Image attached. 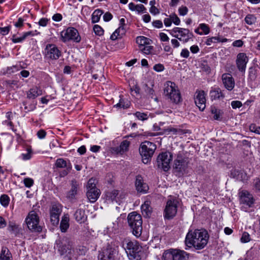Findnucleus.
<instances>
[{"label":"nucleus","mask_w":260,"mask_h":260,"mask_svg":"<svg viewBox=\"0 0 260 260\" xmlns=\"http://www.w3.org/2000/svg\"><path fill=\"white\" fill-rule=\"evenodd\" d=\"M209 235L205 230H190L186 235L185 242L188 247L193 246L197 249H202L207 245Z\"/></svg>","instance_id":"obj_1"},{"label":"nucleus","mask_w":260,"mask_h":260,"mask_svg":"<svg viewBox=\"0 0 260 260\" xmlns=\"http://www.w3.org/2000/svg\"><path fill=\"white\" fill-rule=\"evenodd\" d=\"M121 246L130 260L141 259L143 254L142 247L137 241L124 239L121 242Z\"/></svg>","instance_id":"obj_2"},{"label":"nucleus","mask_w":260,"mask_h":260,"mask_svg":"<svg viewBox=\"0 0 260 260\" xmlns=\"http://www.w3.org/2000/svg\"><path fill=\"white\" fill-rule=\"evenodd\" d=\"M128 225L133 233L136 237H139L142 233V218L140 214L134 211L128 214Z\"/></svg>","instance_id":"obj_3"},{"label":"nucleus","mask_w":260,"mask_h":260,"mask_svg":"<svg viewBox=\"0 0 260 260\" xmlns=\"http://www.w3.org/2000/svg\"><path fill=\"white\" fill-rule=\"evenodd\" d=\"M164 93L172 103L177 104L181 102L180 92L174 82L170 81H167L164 84Z\"/></svg>","instance_id":"obj_4"},{"label":"nucleus","mask_w":260,"mask_h":260,"mask_svg":"<svg viewBox=\"0 0 260 260\" xmlns=\"http://www.w3.org/2000/svg\"><path fill=\"white\" fill-rule=\"evenodd\" d=\"M188 158L178 154L174 161V170L176 175L181 177L189 172Z\"/></svg>","instance_id":"obj_5"},{"label":"nucleus","mask_w":260,"mask_h":260,"mask_svg":"<svg viewBox=\"0 0 260 260\" xmlns=\"http://www.w3.org/2000/svg\"><path fill=\"white\" fill-rule=\"evenodd\" d=\"M155 149L156 145L153 143L145 141L141 144L139 151L143 163L146 164L149 161Z\"/></svg>","instance_id":"obj_6"},{"label":"nucleus","mask_w":260,"mask_h":260,"mask_svg":"<svg viewBox=\"0 0 260 260\" xmlns=\"http://www.w3.org/2000/svg\"><path fill=\"white\" fill-rule=\"evenodd\" d=\"M96 180L93 178L89 179L87 182L86 196L91 203L95 202L101 194L100 190L96 186Z\"/></svg>","instance_id":"obj_7"},{"label":"nucleus","mask_w":260,"mask_h":260,"mask_svg":"<svg viewBox=\"0 0 260 260\" xmlns=\"http://www.w3.org/2000/svg\"><path fill=\"white\" fill-rule=\"evenodd\" d=\"M171 35L184 43H187L192 37L193 34L188 29L175 27L171 30H167Z\"/></svg>","instance_id":"obj_8"},{"label":"nucleus","mask_w":260,"mask_h":260,"mask_svg":"<svg viewBox=\"0 0 260 260\" xmlns=\"http://www.w3.org/2000/svg\"><path fill=\"white\" fill-rule=\"evenodd\" d=\"M25 222L29 230L34 232L40 233L42 231V227L39 225V218L35 211H31L25 218Z\"/></svg>","instance_id":"obj_9"},{"label":"nucleus","mask_w":260,"mask_h":260,"mask_svg":"<svg viewBox=\"0 0 260 260\" xmlns=\"http://www.w3.org/2000/svg\"><path fill=\"white\" fill-rule=\"evenodd\" d=\"M44 55L47 60H56L61 55V52L56 45L48 44L44 49Z\"/></svg>","instance_id":"obj_10"},{"label":"nucleus","mask_w":260,"mask_h":260,"mask_svg":"<svg viewBox=\"0 0 260 260\" xmlns=\"http://www.w3.org/2000/svg\"><path fill=\"white\" fill-rule=\"evenodd\" d=\"M118 252V245L116 242H111L109 244L106 249L101 253L99 260H114L116 254Z\"/></svg>","instance_id":"obj_11"},{"label":"nucleus","mask_w":260,"mask_h":260,"mask_svg":"<svg viewBox=\"0 0 260 260\" xmlns=\"http://www.w3.org/2000/svg\"><path fill=\"white\" fill-rule=\"evenodd\" d=\"M178 202L175 199H169L164 210V216L165 219H172L176 214Z\"/></svg>","instance_id":"obj_12"},{"label":"nucleus","mask_w":260,"mask_h":260,"mask_svg":"<svg viewBox=\"0 0 260 260\" xmlns=\"http://www.w3.org/2000/svg\"><path fill=\"white\" fill-rule=\"evenodd\" d=\"M61 38L63 42L70 40L78 43L81 41L78 30L74 27H69L61 32Z\"/></svg>","instance_id":"obj_13"},{"label":"nucleus","mask_w":260,"mask_h":260,"mask_svg":"<svg viewBox=\"0 0 260 260\" xmlns=\"http://www.w3.org/2000/svg\"><path fill=\"white\" fill-rule=\"evenodd\" d=\"M55 165L57 168L63 169L58 172L60 177L66 176L72 169V166L70 161L62 158L57 159Z\"/></svg>","instance_id":"obj_14"},{"label":"nucleus","mask_w":260,"mask_h":260,"mask_svg":"<svg viewBox=\"0 0 260 260\" xmlns=\"http://www.w3.org/2000/svg\"><path fill=\"white\" fill-rule=\"evenodd\" d=\"M172 159V155L169 152H162L157 158L158 167L162 169L165 171H168L170 168V164Z\"/></svg>","instance_id":"obj_15"},{"label":"nucleus","mask_w":260,"mask_h":260,"mask_svg":"<svg viewBox=\"0 0 260 260\" xmlns=\"http://www.w3.org/2000/svg\"><path fill=\"white\" fill-rule=\"evenodd\" d=\"M50 221L54 225H57L59 221V216L62 212V206L59 203L52 204L50 208Z\"/></svg>","instance_id":"obj_16"},{"label":"nucleus","mask_w":260,"mask_h":260,"mask_svg":"<svg viewBox=\"0 0 260 260\" xmlns=\"http://www.w3.org/2000/svg\"><path fill=\"white\" fill-rule=\"evenodd\" d=\"M206 95L204 90H197L194 94V102L199 109L203 111L206 107Z\"/></svg>","instance_id":"obj_17"},{"label":"nucleus","mask_w":260,"mask_h":260,"mask_svg":"<svg viewBox=\"0 0 260 260\" xmlns=\"http://www.w3.org/2000/svg\"><path fill=\"white\" fill-rule=\"evenodd\" d=\"M106 199L112 202H115L119 205L125 197V194L121 190L114 189L111 191H108L106 194Z\"/></svg>","instance_id":"obj_18"},{"label":"nucleus","mask_w":260,"mask_h":260,"mask_svg":"<svg viewBox=\"0 0 260 260\" xmlns=\"http://www.w3.org/2000/svg\"><path fill=\"white\" fill-rule=\"evenodd\" d=\"M240 203L245 205L249 207H252L254 203L255 200L249 191L246 190H241L239 192Z\"/></svg>","instance_id":"obj_19"},{"label":"nucleus","mask_w":260,"mask_h":260,"mask_svg":"<svg viewBox=\"0 0 260 260\" xmlns=\"http://www.w3.org/2000/svg\"><path fill=\"white\" fill-rule=\"evenodd\" d=\"M248 61V58L245 53H239L238 54L236 59V64L239 71L241 72H245Z\"/></svg>","instance_id":"obj_20"},{"label":"nucleus","mask_w":260,"mask_h":260,"mask_svg":"<svg viewBox=\"0 0 260 260\" xmlns=\"http://www.w3.org/2000/svg\"><path fill=\"white\" fill-rule=\"evenodd\" d=\"M222 82L224 87L231 91L235 87V80L230 74L224 73L222 75Z\"/></svg>","instance_id":"obj_21"},{"label":"nucleus","mask_w":260,"mask_h":260,"mask_svg":"<svg viewBox=\"0 0 260 260\" xmlns=\"http://www.w3.org/2000/svg\"><path fill=\"white\" fill-rule=\"evenodd\" d=\"M209 95L212 101L222 100L225 97L223 91L218 87H211Z\"/></svg>","instance_id":"obj_22"},{"label":"nucleus","mask_w":260,"mask_h":260,"mask_svg":"<svg viewBox=\"0 0 260 260\" xmlns=\"http://www.w3.org/2000/svg\"><path fill=\"white\" fill-rule=\"evenodd\" d=\"M135 185L137 190L142 193H147L149 189L148 185L144 182L143 177L140 175L136 176Z\"/></svg>","instance_id":"obj_23"},{"label":"nucleus","mask_w":260,"mask_h":260,"mask_svg":"<svg viewBox=\"0 0 260 260\" xmlns=\"http://www.w3.org/2000/svg\"><path fill=\"white\" fill-rule=\"evenodd\" d=\"M26 98L28 100H35L38 96L42 94V90L37 87H34L26 92Z\"/></svg>","instance_id":"obj_24"},{"label":"nucleus","mask_w":260,"mask_h":260,"mask_svg":"<svg viewBox=\"0 0 260 260\" xmlns=\"http://www.w3.org/2000/svg\"><path fill=\"white\" fill-rule=\"evenodd\" d=\"M71 188L67 194V198L70 200L75 198V196L77 194V190L79 187V184L75 180H73L71 183Z\"/></svg>","instance_id":"obj_25"},{"label":"nucleus","mask_w":260,"mask_h":260,"mask_svg":"<svg viewBox=\"0 0 260 260\" xmlns=\"http://www.w3.org/2000/svg\"><path fill=\"white\" fill-rule=\"evenodd\" d=\"M130 145V142L127 140L123 141L120 144L119 146L114 147L112 150L115 153L121 154L128 151Z\"/></svg>","instance_id":"obj_26"},{"label":"nucleus","mask_w":260,"mask_h":260,"mask_svg":"<svg viewBox=\"0 0 260 260\" xmlns=\"http://www.w3.org/2000/svg\"><path fill=\"white\" fill-rule=\"evenodd\" d=\"M150 201L147 200L141 206L142 214L146 217H149L152 212V208L150 206Z\"/></svg>","instance_id":"obj_27"},{"label":"nucleus","mask_w":260,"mask_h":260,"mask_svg":"<svg viewBox=\"0 0 260 260\" xmlns=\"http://www.w3.org/2000/svg\"><path fill=\"white\" fill-rule=\"evenodd\" d=\"M74 217L76 220L79 223L84 222L87 218L84 210L81 209H78L76 210L74 213Z\"/></svg>","instance_id":"obj_28"},{"label":"nucleus","mask_w":260,"mask_h":260,"mask_svg":"<svg viewBox=\"0 0 260 260\" xmlns=\"http://www.w3.org/2000/svg\"><path fill=\"white\" fill-rule=\"evenodd\" d=\"M69 216L68 214H64L61 219L60 223V229L61 232H66L69 228Z\"/></svg>","instance_id":"obj_29"},{"label":"nucleus","mask_w":260,"mask_h":260,"mask_svg":"<svg viewBox=\"0 0 260 260\" xmlns=\"http://www.w3.org/2000/svg\"><path fill=\"white\" fill-rule=\"evenodd\" d=\"M119 98V102L115 105L114 107L118 108H128L131 105V102L127 99L124 98L122 95H120Z\"/></svg>","instance_id":"obj_30"},{"label":"nucleus","mask_w":260,"mask_h":260,"mask_svg":"<svg viewBox=\"0 0 260 260\" xmlns=\"http://www.w3.org/2000/svg\"><path fill=\"white\" fill-rule=\"evenodd\" d=\"M0 260H12V255L9 249L3 246L0 252Z\"/></svg>","instance_id":"obj_31"},{"label":"nucleus","mask_w":260,"mask_h":260,"mask_svg":"<svg viewBox=\"0 0 260 260\" xmlns=\"http://www.w3.org/2000/svg\"><path fill=\"white\" fill-rule=\"evenodd\" d=\"M37 102L35 100H27L23 102V105L24 106V109L27 112H30L34 110L36 108Z\"/></svg>","instance_id":"obj_32"},{"label":"nucleus","mask_w":260,"mask_h":260,"mask_svg":"<svg viewBox=\"0 0 260 260\" xmlns=\"http://www.w3.org/2000/svg\"><path fill=\"white\" fill-rule=\"evenodd\" d=\"M174 260H184L188 255V253L184 250L173 249Z\"/></svg>","instance_id":"obj_33"},{"label":"nucleus","mask_w":260,"mask_h":260,"mask_svg":"<svg viewBox=\"0 0 260 260\" xmlns=\"http://www.w3.org/2000/svg\"><path fill=\"white\" fill-rule=\"evenodd\" d=\"M150 40L144 36H139L136 38V42L138 44L139 49L150 44Z\"/></svg>","instance_id":"obj_34"},{"label":"nucleus","mask_w":260,"mask_h":260,"mask_svg":"<svg viewBox=\"0 0 260 260\" xmlns=\"http://www.w3.org/2000/svg\"><path fill=\"white\" fill-rule=\"evenodd\" d=\"M8 230L15 235L18 234L20 231L19 225L13 221H10L9 222Z\"/></svg>","instance_id":"obj_35"},{"label":"nucleus","mask_w":260,"mask_h":260,"mask_svg":"<svg viewBox=\"0 0 260 260\" xmlns=\"http://www.w3.org/2000/svg\"><path fill=\"white\" fill-rule=\"evenodd\" d=\"M103 12L100 9L95 10L92 14L91 21L92 23H95L99 21L101 15Z\"/></svg>","instance_id":"obj_36"},{"label":"nucleus","mask_w":260,"mask_h":260,"mask_svg":"<svg viewBox=\"0 0 260 260\" xmlns=\"http://www.w3.org/2000/svg\"><path fill=\"white\" fill-rule=\"evenodd\" d=\"M173 249L165 251L162 255V260H174Z\"/></svg>","instance_id":"obj_37"},{"label":"nucleus","mask_w":260,"mask_h":260,"mask_svg":"<svg viewBox=\"0 0 260 260\" xmlns=\"http://www.w3.org/2000/svg\"><path fill=\"white\" fill-rule=\"evenodd\" d=\"M211 112L214 114L213 118L215 120H220L221 117L223 114V112L221 110L215 107H211Z\"/></svg>","instance_id":"obj_38"},{"label":"nucleus","mask_w":260,"mask_h":260,"mask_svg":"<svg viewBox=\"0 0 260 260\" xmlns=\"http://www.w3.org/2000/svg\"><path fill=\"white\" fill-rule=\"evenodd\" d=\"M245 22L248 25H252L256 22V17L252 14H248L245 18Z\"/></svg>","instance_id":"obj_39"},{"label":"nucleus","mask_w":260,"mask_h":260,"mask_svg":"<svg viewBox=\"0 0 260 260\" xmlns=\"http://www.w3.org/2000/svg\"><path fill=\"white\" fill-rule=\"evenodd\" d=\"M10 202L9 197L6 194H3L0 197V203L1 205L6 207L8 206Z\"/></svg>","instance_id":"obj_40"},{"label":"nucleus","mask_w":260,"mask_h":260,"mask_svg":"<svg viewBox=\"0 0 260 260\" xmlns=\"http://www.w3.org/2000/svg\"><path fill=\"white\" fill-rule=\"evenodd\" d=\"M134 115L139 119L142 121H144L148 118V116L147 113H142L140 112H136Z\"/></svg>","instance_id":"obj_41"},{"label":"nucleus","mask_w":260,"mask_h":260,"mask_svg":"<svg viewBox=\"0 0 260 260\" xmlns=\"http://www.w3.org/2000/svg\"><path fill=\"white\" fill-rule=\"evenodd\" d=\"M93 30L96 35L101 36L104 34V30L102 27L97 24L93 26Z\"/></svg>","instance_id":"obj_42"},{"label":"nucleus","mask_w":260,"mask_h":260,"mask_svg":"<svg viewBox=\"0 0 260 260\" xmlns=\"http://www.w3.org/2000/svg\"><path fill=\"white\" fill-rule=\"evenodd\" d=\"M153 49V47L149 45H147L141 48L140 50L145 54H150Z\"/></svg>","instance_id":"obj_43"},{"label":"nucleus","mask_w":260,"mask_h":260,"mask_svg":"<svg viewBox=\"0 0 260 260\" xmlns=\"http://www.w3.org/2000/svg\"><path fill=\"white\" fill-rule=\"evenodd\" d=\"M199 28L203 31V35H208L210 32V28L209 26L205 23H201L199 24Z\"/></svg>","instance_id":"obj_44"},{"label":"nucleus","mask_w":260,"mask_h":260,"mask_svg":"<svg viewBox=\"0 0 260 260\" xmlns=\"http://www.w3.org/2000/svg\"><path fill=\"white\" fill-rule=\"evenodd\" d=\"M253 186L256 192H260V179L256 178L253 179Z\"/></svg>","instance_id":"obj_45"},{"label":"nucleus","mask_w":260,"mask_h":260,"mask_svg":"<svg viewBox=\"0 0 260 260\" xmlns=\"http://www.w3.org/2000/svg\"><path fill=\"white\" fill-rule=\"evenodd\" d=\"M23 183L25 187L30 188L34 184V180L30 178H25L24 179Z\"/></svg>","instance_id":"obj_46"},{"label":"nucleus","mask_w":260,"mask_h":260,"mask_svg":"<svg viewBox=\"0 0 260 260\" xmlns=\"http://www.w3.org/2000/svg\"><path fill=\"white\" fill-rule=\"evenodd\" d=\"M172 22L176 25H179L180 23V20L179 17L175 14L170 15Z\"/></svg>","instance_id":"obj_47"},{"label":"nucleus","mask_w":260,"mask_h":260,"mask_svg":"<svg viewBox=\"0 0 260 260\" xmlns=\"http://www.w3.org/2000/svg\"><path fill=\"white\" fill-rule=\"evenodd\" d=\"M218 37H213L211 38H209L207 39L205 44L207 46H210L212 45V43H215L218 42Z\"/></svg>","instance_id":"obj_48"},{"label":"nucleus","mask_w":260,"mask_h":260,"mask_svg":"<svg viewBox=\"0 0 260 260\" xmlns=\"http://www.w3.org/2000/svg\"><path fill=\"white\" fill-rule=\"evenodd\" d=\"M20 66H13L12 67H8L7 72L9 74L13 73L20 70Z\"/></svg>","instance_id":"obj_49"},{"label":"nucleus","mask_w":260,"mask_h":260,"mask_svg":"<svg viewBox=\"0 0 260 260\" xmlns=\"http://www.w3.org/2000/svg\"><path fill=\"white\" fill-rule=\"evenodd\" d=\"M26 38L23 35L20 37H17L15 35H13L12 38V41L14 43H20L24 41Z\"/></svg>","instance_id":"obj_50"},{"label":"nucleus","mask_w":260,"mask_h":260,"mask_svg":"<svg viewBox=\"0 0 260 260\" xmlns=\"http://www.w3.org/2000/svg\"><path fill=\"white\" fill-rule=\"evenodd\" d=\"M135 11L138 12L139 13H145L146 11V8L144 6V5L142 4L136 5Z\"/></svg>","instance_id":"obj_51"},{"label":"nucleus","mask_w":260,"mask_h":260,"mask_svg":"<svg viewBox=\"0 0 260 260\" xmlns=\"http://www.w3.org/2000/svg\"><path fill=\"white\" fill-rule=\"evenodd\" d=\"M250 130L257 134H260V127L257 126L255 124H252L249 126Z\"/></svg>","instance_id":"obj_52"},{"label":"nucleus","mask_w":260,"mask_h":260,"mask_svg":"<svg viewBox=\"0 0 260 260\" xmlns=\"http://www.w3.org/2000/svg\"><path fill=\"white\" fill-rule=\"evenodd\" d=\"M153 69L156 72H160L165 70V67L162 64L157 63L153 66Z\"/></svg>","instance_id":"obj_53"},{"label":"nucleus","mask_w":260,"mask_h":260,"mask_svg":"<svg viewBox=\"0 0 260 260\" xmlns=\"http://www.w3.org/2000/svg\"><path fill=\"white\" fill-rule=\"evenodd\" d=\"M179 14L181 16H185L187 14L188 8L185 6H181L178 9Z\"/></svg>","instance_id":"obj_54"},{"label":"nucleus","mask_w":260,"mask_h":260,"mask_svg":"<svg viewBox=\"0 0 260 260\" xmlns=\"http://www.w3.org/2000/svg\"><path fill=\"white\" fill-rule=\"evenodd\" d=\"M242 242L246 243L250 241V236L248 233L244 232L241 238Z\"/></svg>","instance_id":"obj_55"},{"label":"nucleus","mask_w":260,"mask_h":260,"mask_svg":"<svg viewBox=\"0 0 260 260\" xmlns=\"http://www.w3.org/2000/svg\"><path fill=\"white\" fill-rule=\"evenodd\" d=\"M242 104L239 101H234L231 102V106L233 109L239 108L241 107Z\"/></svg>","instance_id":"obj_56"},{"label":"nucleus","mask_w":260,"mask_h":260,"mask_svg":"<svg viewBox=\"0 0 260 260\" xmlns=\"http://www.w3.org/2000/svg\"><path fill=\"white\" fill-rule=\"evenodd\" d=\"M11 27L10 26H6L4 27H0V34L3 35L8 34L10 30Z\"/></svg>","instance_id":"obj_57"},{"label":"nucleus","mask_w":260,"mask_h":260,"mask_svg":"<svg viewBox=\"0 0 260 260\" xmlns=\"http://www.w3.org/2000/svg\"><path fill=\"white\" fill-rule=\"evenodd\" d=\"M180 55L182 57L187 58L189 57V52L187 49H183L180 53Z\"/></svg>","instance_id":"obj_58"},{"label":"nucleus","mask_w":260,"mask_h":260,"mask_svg":"<svg viewBox=\"0 0 260 260\" xmlns=\"http://www.w3.org/2000/svg\"><path fill=\"white\" fill-rule=\"evenodd\" d=\"M118 32L120 36L122 37V36L124 35L125 32V30L124 27V26L120 25L117 29L115 30V33Z\"/></svg>","instance_id":"obj_59"},{"label":"nucleus","mask_w":260,"mask_h":260,"mask_svg":"<svg viewBox=\"0 0 260 260\" xmlns=\"http://www.w3.org/2000/svg\"><path fill=\"white\" fill-rule=\"evenodd\" d=\"M159 38L161 41L162 42H168L169 40V38L168 36L164 32H160L159 33Z\"/></svg>","instance_id":"obj_60"},{"label":"nucleus","mask_w":260,"mask_h":260,"mask_svg":"<svg viewBox=\"0 0 260 260\" xmlns=\"http://www.w3.org/2000/svg\"><path fill=\"white\" fill-rule=\"evenodd\" d=\"M37 135L39 139H42L45 138V137H46V133L44 130L40 129L37 132Z\"/></svg>","instance_id":"obj_61"},{"label":"nucleus","mask_w":260,"mask_h":260,"mask_svg":"<svg viewBox=\"0 0 260 260\" xmlns=\"http://www.w3.org/2000/svg\"><path fill=\"white\" fill-rule=\"evenodd\" d=\"M152 24L153 26L158 28H161L163 26L162 22L161 21L159 20L154 21L152 23Z\"/></svg>","instance_id":"obj_62"},{"label":"nucleus","mask_w":260,"mask_h":260,"mask_svg":"<svg viewBox=\"0 0 260 260\" xmlns=\"http://www.w3.org/2000/svg\"><path fill=\"white\" fill-rule=\"evenodd\" d=\"M112 15L109 12L106 13L103 16V19L105 21H110L112 19Z\"/></svg>","instance_id":"obj_63"},{"label":"nucleus","mask_w":260,"mask_h":260,"mask_svg":"<svg viewBox=\"0 0 260 260\" xmlns=\"http://www.w3.org/2000/svg\"><path fill=\"white\" fill-rule=\"evenodd\" d=\"M48 22V19L46 18H41L39 22V24L42 26H46Z\"/></svg>","instance_id":"obj_64"}]
</instances>
